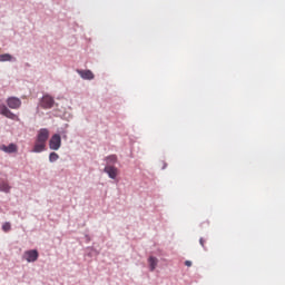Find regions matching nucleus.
<instances>
[{
    "instance_id": "f257e3e1",
    "label": "nucleus",
    "mask_w": 285,
    "mask_h": 285,
    "mask_svg": "<svg viewBox=\"0 0 285 285\" xmlns=\"http://www.w3.org/2000/svg\"><path fill=\"white\" fill-rule=\"evenodd\" d=\"M22 259H26L29 264L37 262V259H39V252L37 249L26 250L22 255Z\"/></svg>"
},
{
    "instance_id": "f03ea898",
    "label": "nucleus",
    "mask_w": 285,
    "mask_h": 285,
    "mask_svg": "<svg viewBox=\"0 0 285 285\" xmlns=\"http://www.w3.org/2000/svg\"><path fill=\"white\" fill-rule=\"evenodd\" d=\"M0 115L7 117V119H12L13 121H19V116L8 109V107L3 104H0Z\"/></svg>"
},
{
    "instance_id": "7ed1b4c3",
    "label": "nucleus",
    "mask_w": 285,
    "mask_h": 285,
    "mask_svg": "<svg viewBox=\"0 0 285 285\" xmlns=\"http://www.w3.org/2000/svg\"><path fill=\"white\" fill-rule=\"evenodd\" d=\"M40 106L45 110H50V108H52V106H55V98H52L49 95L43 96L41 101H40Z\"/></svg>"
},
{
    "instance_id": "20e7f679",
    "label": "nucleus",
    "mask_w": 285,
    "mask_h": 285,
    "mask_svg": "<svg viewBox=\"0 0 285 285\" xmlns=\"http://www.w3.org/2000/svg\"><path fill=\"white\" fill-rule=\"evenodd\" d=\"M49 148L51 150H59L61 148V136L59 134H55L50 141H49Z\"/></svg>"
},
{
    "instance_id": "39448f33",
    "label": "nucleus",
    "mask_w": 285,
    "mask_h": 285,
    "mask_svg": "<svg viewBox=\"0 0 285 285\" xmlns=\"http://www.w3.org/2000/svg\"><path fill=\"white\" fill-rule=\"evenodd\" d=\"M7 106L8 108H11V110H19V108H21V99L17 97H9L7 99Z\"/></svg>"
},
{
    "instance_id": "423d86ee",
    "label": "nucleus",
    "mask_w": 285,
    "mask_h": 285,
    "mask_svg": "<svg viewBox=\"0 0 285 285\" xmlns=\"http://www.w3.org/2000/svg\"><path fill=\"white\" fill-rule=\"evenodd\" d=\"M49 137H50V131L48 129H46V128H42V129H40L38 131L36 140L46 145V142L48 141Z\"/></svg>"
},
{
    "instance_id": "0eeeda50",
    "label": "nucleus",
    "mask_w": 285,
    "mask_h": 285,
    "mask_svg": "<svg viewBox=\"0 0 285 285\" xmlns=\"http://www.w3.org/2000/svg\"><path fill=\"white\" fill-rule=\"evenodd\" d=\"M104 171L108 175L110 179H117V175H119V169L115 166H106Z\"/></svg>"
},
{
    "instance_id": "6e6552de",
    "label": "nucleus",
    "mask_w": 285,
    "mask_h": 285,
    "mask_svg": "<svg viewBox=\"0 0 285 285\" xmlns=\"http://www.w3.org/2000/svg\"><path fill=\"white\" fill-rule=\"evenodd\" d=\"M78 75L81 77V79H86L91 81V79H95V73H92L90 70H77Z\"/></svg>"
},
{
    "instance_id": "1a4fd4ad",
    "label": "nucleus",
    "mask_w": 285,
    "mask_h": 285,
    "mask_svg": "<svg viewBox=\"0 0 285 285\" xmlns=\"http://www.w3.org/2000/svg\"><path fill=\"white\" fill-rule=\"evenodd\" d=\"M0 150H2V153L11 155L12 153H17L18 148L14 144L11 142L9 146L1 145Z\"/></svg>"
},
{
    "instance_id": "9d476101",
    "label": "nucleus",
    "mask_w": 285,
    "mask_h": 285,
    "mask_svg": "<svg viewBox=\"0 0 285 285\" xmlns=\"http://www.w3.org/2000/svg\"><path fill=\"white\" fill-rule=\"evenodd\" d=\"M43 150H46L45 142H41V141L36 139V142L33 145V149L31 150V153H43Z\"/></svg>"
},
{
    "instance_id": "9b49d317",
    "label": "nucleus",
    "mask_w": 285,
    "mask_h": 285,
    "mask_svg": "<svg viewBox=\"0 0 285 285\" xmlns=\"http://www.w3.org/2000/svg\"><path fill=\"white\" fill-rule=\"evenodd\" d=\"M3 61H17V58L12 57L10 53H2L0 55V62Z\"/></svg>"
},
{
    "instance_id": "f8f14e48",
    "label": "nucleus",
    "mask_w": 285,
    "mask_h": 285,
    "mask_svg": "<svg viewBox=\"0 0 285 285\" xmlns=\"http://www.w3.org/2000/svg\"><path fill=\"white\" fill-rule=\"evenodd\" d=\"M149 266H150V271H155V268H157V264H158V261L155 256H150L149 259Z\"/></svg>"
},
{
    "instance_id": "ddd939ff",
    "label": "nucleus",
    "mask_w": 285,
    "mask_h": 285,
    "mask_svg": "<svg viewBox=\"0 0 285 285\" xmlns=\"http://www.w3.org/2000/svg\"><path fill=\"white\" fill-rule=\"evenodd\" d=\"M0 193H10V185L6 181L0 184Z\"/></svg>"
},
{
    "instance_id": "4468645a",
    "label": "nucleus",
    "mask_w": 285,
    "mask_h": 285,
    "mask_svg": "<svg viewBox=\"0 0 285 285\" xmlns=\"http://www.w3.org/2000/svg\"><path fill=\"white\" fill-rule=\"evenodd\" d=\"M107 164H117V156L111 155L106 158Z\"/></svg>"
},
{
    "instance_id": "2eb2a0df",
    "label": "nucleus",
    "mask_w": 285,
    "mask_h": 285,
    "mask_svg": "<svg viewBox=\"0 0 285 285\" xmlns=\"http://www.w3.org/2000/svg\"><path fill=\"white\" fill-rule=\"evenodd\" d=\"M57 159H59V154L57 153H51L49 155V161L53 163V161H57Z\"/></svg>"
},
{
    "instance_id": "dca6fc26",
    "label": "nucleus",
    "mask_w": 285,
    "mask_h": 285,
    "mask_svg": "<svg viewBox=\"0 0 285 285\" xmlns=\"http://www.w3.org/2000/svg\"><path fill=\"white\" fill-rule=\"evenodd\" d=\"M11 228H12V225H10V223H4V224L2 225V230H3L4 233H10Z\"/></svg>"
},
{
    "instance_id": "f3484780",
    "label": "nucleus",
    "mask_w": 285,
    "mask_h": 285,
    "mask_svg": "<svg viewBox=\"0 0 285 285\" xmlns=\"http://www.w3.org/2000/svg\"><path fill=\"white\" fill-rule=\"evenodd\" d=\"M199 244H200V246H203V248H204V245L206 244V239L200 238V239H199Z\"/></svg>"
},
{
    "instance_id": "a211bd4d",
    "label": "nucleus",
    "mask_w": 285,
    "mask_h": 285,
    "mask_svg": "<svg viewBox=\"0 0 285 285\" xmlns=\"http://www.w3.org/2000/svg\"><path fill=\"white\" fill-rule=\"evenodd\" d=\"M185 266H188V267L193 266V262L186 261V262H185Z\"/></svg>"
}]
</instances>
